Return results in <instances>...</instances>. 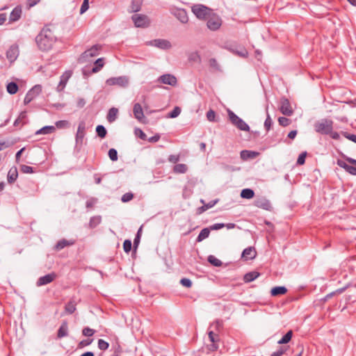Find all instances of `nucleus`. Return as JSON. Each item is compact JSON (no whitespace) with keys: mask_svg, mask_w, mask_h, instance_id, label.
Here are the masks:
<instances>
[{"mask_svg":"<svg viewBox=\"0 0 356 356\" xmlns=\"http://www.w3.org/2000/svg\"><path fill=\"white\" fill-rule=\"evenodd\" d=\"M68 124L67 120H59L56 122V126L57 128L61 129L67 127Z\"/></svg>","mask_w":356,"mask_h":356,"instance_id":"64","label":"nucleus"},{"mask_svg":"<svg viewBox=\"0 0 356 356\" xmlns=\"http://www.w3.org/2000/svg\"><path fill=\"white\" fill-rule=\"evenodd\" d=\"M56 273H49L47 275L40 277L38 280L36 284L38 286L46 285V284H49L51 282H53L56 279Z\"/></svg>","mask_w":356,"mask_h":356,"instance_id":"14","label":"nucleus"},{"mask_svg":"<svg viewBox=\"0 0 356 356\" xmlns=\"http://www.w3.org/2000/svg\"><path fill=\"white\" fill-rule=\"evenodd\" d=\"M141 232H142V226L138 230L136 236V237H135V238L134 240V245L135 247L138 246L139 243H140V238Z\"/></svg>","mask_w":356,"mask_h":356,"instance_id":"61","label":"nucleus"},{"mask_svg":"<svg viewBox=\"0 0 356 356\" xmlns=\"http://www.w3.org/2000/svg\"><path fill=\"white\" fill-rule=\"evenodd\" d=\"M208 334H209V338L210 341L213 343V344H212L213 350H217L218 346L216 344V343L219 341L218 335L215 334L213 330L209 331Z\"/></svg>","mask_w":356,"mask_h":356,"instance_id":"31","label":"nucleus"},{"mask_svg":"<svg viewBox=\"0 0 356 356\" xmlns=\"http://www.w3.org/2000/svg\"><path fill=\"white\" fill-rule=\"evenodd\" d=\"M306 156H307V152H302L298 156V158L297 159V164L298 165H303L305 163V162Z\"/></svg>","mask_w":356,"mask_h":356,"instance_id":"54","label":"nucleus"},{"mask_svg":"<svg viewBox=\"0 0 356 356\" xmlns=\"http://www.w3.org/2000/svg\"><path fill=\"white\" fill-rule=\"evenodd\" d=\"M109 344L103 339L98 340V348L102 350H106L108 348Z\"/></svg>","mask_w":356,"mask_h":356,"instance_id":"48","label":"nucleus"},{"mask_svg":"<svg viewBox=\"0 0 356 356\" xmlns=\"http://www.w3.org/2000/svg\"><path fill=\"white\" fill-rule=\"evenodd\" d=\"M102 221V218L100 216H92V218H90V222H89V227L90 228H95L98 225L100 224Z\"/></svg>","mask_w":356,"mask_h":356,"instance_id":"39","label":"nucleus"},{"mask_svg":"<svg viewBox=\"0 0 356 356\" xmlns=\"http://www.w3.org/2000/svg\"><path fill=\"white\" fill-rule=\"evenodd\" d=\"M188 59L190 62L200 63L202 61L201 56L198 51H192L188 54Z\"/></svg>","mask_w":356,"mask_h":356,"instance_id":"32","label":"nucleus"},{"mask_svg":"<svg viewBox=\"0 0 356 356\" xmlns=\"http://www.w3.org/2000/svg\"><path fill=\"white\" fill-rule=\"evenodd\" d=\"M280 111L285 115H291L293 110L287 99H283L281 102Z\"/></svg>","mask_w":356,"mask_h":356,"instance_id":"18","label":"nucleus"},{"mask_svg":"<svg viewBox=\"0 0 356 356\" xmlns=\"http://www.w3.org/2000/svg\"><path fill=\"white\" fill-rule=\"evenodd\" d=\"M22 13V7L20 6H16L10 13L9 20L11 22L19 20L21 17Z\"/></svg>","mask_w":356,"mask_h":356,"instance_id":"20","label":"nucleus"},{"mask_svg":"<svg viewBox=\"0 0 356 356\" xmlns=\"http://www.w3.org/2000/svg\"><path fill=\"white\" fill-rule=\"evenodd\" d=\"M151 44L161 49H168L171 47L170 42L167 40L156 39L150 42Z\"/></svg>","mask_w":356,"mask_h":356,"instance_id":"15","label":"nucleus"},{"mask_svg":"<svg viewBox=\"0 0 356 356\" xmlns=\"http://www.w3.org/2000/svg\"><path fill=\"white\" fill-rule=\"evenodd\" d=\"M118 112V110L115 108H111L109 109L108 113L107 115V120L109 122L115 121Z\"/></svg>","mask_w":356,"mask_h":356,"instance_id":"40","label":"nucleus"},{"mask_svg":"<svg viewBox=\"0 0 356 356\" xmlns=\"http://www.w3.org/2000/svg\"><path fill=\"white\" fill-rule=\"evenodd\" d=\"M222 321L218 319L211 323L210 327L214 328L216 330H219L220 328L222 327Z\"/></svg>","mask_w":356,"mask_h":356,"instance_id":"52","label":"nucleus"},{"mask_svg":"<svg viewBox=\"0 0 356 356\" xmlns=\"http://www.w3.org/2000/svg\"><path fill=\"white\" fill-rule=\"evenodd\" d=\"M342 135L347 139L351 140L352 142L356 143V135L349 134L348 132H342Z\"/></svg>","mask_w":356,"mask_h":356,"instance_id":"57","label":"nucleus"},{"mask_svg":"<svg viewBox=\"0 0 356 356\" xmlns=\"http://www.w3.org/2000/svg\"><path fill=\"white\" fill-rule=\"evenodd\" d=\"M293 335V332L291 330L288 331L281 339L278 341L279 344H285L290 341Z\"/></svg>","mask_w":356,"mask_h":356,"instance_id":"41","label":"nucleus"},{"mask_svg":"<svg viewBox=\"0 0 356 356\" xmlns=\"http://www.w3.org/2000/svg\"><path fill=\"white\" fill-rule=\"evenodd\" d=\"M259 273L257 271H251L246 273L243 277V280L245 282L248 283L256 280L259 276Z\"/></svg>","mask_w":356,"mask_h":356,"instance_id":"29","label":"nucleus"},{"mask_svg":"<svg viewBox=\"0 0 356 356\" xmlns=\"http://www.w3.org/2000/svg\"><path fill=\"white\" fill-rule=\"evenodd\" d=\"M314 129L318 134L328 135L333 130V122L325 118L321 119L315 122Z\"/></svg>","mask_w":356,"mask_h":356,"instance_id":"2","label":"nucleus"},{"mask_svg":"<svg viewBox=\"0 0 356 356\" xmlns=\"http://www.w3.org/2000/svg\"><path fill=\"white\" fill-rule=\"evenodd\" d=\"M96 132L99 137L104 138L106 137L107 131L103 125H97L96 127Z\"/></svg>","mask_w":356,"mask_h":356,"instance_id":"43","label":"nucleus"},{"mask_svg":"<svg viewBox=\"0 0 356 356\" xmlns=\"http://www.w3.org/2000/svg\"><path fill=\"white\" fill-rule=\"evenodd\" d=\"M102 49V46L99 44H95L91 48L86 50L79 58L80 63H86L89 61V58L97 56L99 51Z\"/></svg>","mask_w":356,"mask_h":356,"instance_id":"4","label":"nucleus"},{"mask_svg":"<svg viewBox=\"0 0 356 356\" xmlns=\"http://www.w3.org/2000/svg\"><path fill=\"white\" fill-rule=\"evenodd\" d=\"M133 113L135 118L137 119L139 122H143V120L145 119L143 108L140 103H136L134 105Z\"/></svg>","mask_w":356,"mask_h":356,"instance_id":"17","label":"nucleus"},{"mask_svg":"<svg viewBox=\"0 0 356 356\" xmlns=\"http://www.w3.org/2000/svg\"><path fill=\"white\" fill-rule=\"evenodd\" d=\"M56 40V36L48 26H44L35 38L38 48L44 51L51 49Z\"/></svg>","mask_w":356,"mask_h":356,"instance_id":"1","label":"nucleus"},{"mask_svg":"<svg viewBox=\"0 0 356 356\" xmlns=\"http://www.w3.org/2000/svg\"><path fill=\"white\" fill-rule=\"evenodd\" d=\"M74 240H66L63 238L58 241V243L55 245V249L56 250H60L67 246L74 245Z\"/></svg>","mask_w":356,"mask_h":356,"instance_id":"24","label":"nucleus"},{"mask_svg":"<svg viewBox=\"0 0 356 356\" xmlns=\"http://www.w3.org/2000/svg\"><path fill=\"white\" fill-rule=\"evenodd\" d=\"M278 122L281 126L286 127L289 124L290 120L285 117H280L278 118Z\"/></svg>","mask_w":356,"mask_h":356,"instance_id":"58","label":"nucleus"},{"mask_svg":"<svg viewBox=\"0 0 356 356\" xmlns=\"http://www.w3.org/2000/svg\"><path fill=\"white\" fill-rule=\"evenodd\" d=\"M187 170V165L184 163L177 164L173 168V172L177 174H184L186 172Z\"/></svg>","mask_w":356,"mask_h":356,"instance_id":"35","label":"nucleus"},{"mask_svg":"<svg viewBox=\"0 0 356 356\" xmlns=\"http://www.w3.org/2000/svg\"><path fill=\"white\" fill-rule=\"evenodd\" d=\"M193 14L199 19H204L210 15L211 10L202 4H195L191 8Z\"/></svg>","mask_w":356,"mask_h":356,"instance_id":"5","label":"nucleus"},{"mask_svg":"<svg viewBox=\"0 0 356 356\" xmlns=\"http://www.w3.org/2000/svg\"><path fill=\"white\" fill-rule=\"evenodd\" d=\"M95 331L88 327H84L82 330L83 335L86 337H92L95 334Z\"/></svg>","mask_w":356,"mask_h":356,"instance_id":"50","label":"nucleus"},{"mask_svg":"<svg viewBox=\"0 0 356 356\" xmlns=\"http://www.w3.org/2000/svg\"><path fill=\"white\" fill-rule=\"evenodd\" d=\"M131 19L137 27H145L149 25V19L146 15L135 14L132 15Z\"/></svg>","mask_w":356,"mask_h":356,"instance_id":"10","label":"nucleus"},{"mask_svg":"<svg viewBox=\"0 0 356 356\" xmlns=\"http://www.w3.org/2000/svg\"><path fill=\"white\" fill-rule=\"evenodd\" d=\"M207 118L210 122H214L216 120V113L213 110H209L207 113Z\"/></svg>","mask_w":356,"mask_h":356,"instance_id":"56","label":"nucleus"},{"mask_svg":"<svg viewBox=\"0 0 356 356\" xmlns=\"http://www.w3.org/2000/svg\"><path fill=\"white\" fill-rule=\"evenodd\" d=\"M104 65V58H99L97 59L95 62V67H93L91 70L92 73H97L99 71L101 70V69Z\"/></svg>","mask_w":356,"mask_h":356,"instance_id":"30","label":"nucleus"},{"mask_svg":"<svg viewBox=\"0 0 356 356\" xmlns=\"http://www.w3.org/2000/svg\"><path fill=\"white\" fill-rule=\"evenodd\" d=\"M19 56V48L17 45H12L6 51V58L13 63Z\"/></svg>","mask_w":356,"mask_h":356,"instance_id":"13","label":"nucleus"},{"mask_svg":"<svg viewBox=\"0 0 356 356\" xmlns=\"http://www.w3.org/2000/svg\"><path fill=\"white\" fill-rule=\"evenodd\" d=\"M210 229L209 227H205L201 230L199 235L196 238L197 242H201L205 238H208L210 234Z\"/></svg>","mask_w":356,"mask_h":356,"instance_id":"33","label":"nucleus"},{"mask_svg":"<svg viewBox=\"0 0 356 356\" xmlns=\"http://www.w3.org/2000/svg\"><path fill=\"white\" fill-rule=\"evenodd\" d=\"M131 241L130 240H125L123 243V249L124 251L127 253L129 252L131 250Z\"/></svg>","mask_w":356,"mask_h":356,"instance_id":"49","label":"nucleus"},{"mask_svg":"<svg viewBox=\"0 0 356 356\" xmlns=\"http://www.w3.org/2000/svg\"><path fill=\"white\" fill-rule=\"evenodd\" d=\"M286 351V348L284 347H280L278 350L273 352L270 356H282Z\"/></svg>","mask_w":356,"mask_h":356,"instance_id":"59","label":"nucleus"},{"mask_svg":"<svg viewBox=\"0 0 356 356\" xmlns=\"http://www.w3.org/2000/svg\"><path fill=\"white\" fill-rule=\"evenodd\" d=\"M181 113V108L179 106H175L172 111L168 114V118H175L179 115Z\"/></svg>","mask_w":356,"mask_h":356,"instance_id":"44","label":"nucleus"},{"mask_svg":"<svg viewBox=\"0 0 356 356\" xmlns=\"http://www.w3.org/2000/svg\"><path fill=\"white\" fill-rule=\"evenodd\" d=\"M106 83L108 86H118L125 88L129 84V79L124 76L111 77L106 81Z\"/></svg>","mask_w":356,"mask_h":356,"instance_id":"8","label":"nucleus"},{"mask_svg":"<svg viewBox=\"0 0 356 356\" xmlns=\"http://www.w3.org/2000/svg\"><path fill=\"white\" fill-rule=\"evenodd\" d=\"M218 200H212V201H210L209 202H208L207 204H204L202 209L203 211H205L208 209H210V208H212L217 202H218Z\"/></svg>","mask_w":356,"mask_h":356,"instance_id":"63","label":"nucleus"},{"mask_svg":"<svg viewBox=\"0 0 356 356\" xmlns=\"http://www.w3.org/2000/svg\"><path fill=\"white\" fill-rule=\"evenodd\" d=\"M17 177H18V172H17V168L12 167L8 172V176H7L8 182L9 184L14 183L16 181V179H17Z\"/></svg>","mask_w":356,"mask_h":356,"instance_id":"23","label":"nucleus"},{"mask_svg":"<svg viewBox=\"0 0 356 356\" xmlns=\"http://www.w3.org/2000/svg\"><path fill=\"white\" fill-rule=\"evenodd\" d=\"M142 0H132L131 3V12L136 13L140 10Z\"/></svg>","mask_w":356,"mask_h":356,"instance_id":"38","label":"nucleus"},{"mask_svg":"<svg viewBox=\"0 0 356 356\" xmlns=\"http://www.w3.org/2000/svg\"><path fill=\"white\" fill-rule=\"evenodd\" d=\"M134 198V195L131 193H124L122 197L121 200L122 202H128Z\"/></svg>","mask_w":356,"mask_h":356,"instance_id":"51","label":"nucleus"},{"mask_svg":"<svg viewBox=\"0 0 356 356\" xmlns=\"http://www.w3.org/2000/svg\"><path fill=\"white\" fill-rule=\"evenodd\" d=\"M27 122L26 111H22L18 118L14 122V126L18 127L20 124H24Z\"/></svg>","mask_w":356,"mask_h":356,"instance_id":"27","label":"nucleus"},{"mask_svg":"<svg viewBox=\"0 0 356 356\" xmlns=\"http://www.w3.org/2000/svg\"><path fill=\"white\" fill-rule=\"evenodd\" d=\"M108 154L110 159L112 161H115L118 160V152L115 149H114V148L110 149L108 150Z\"/></svg>","mask_w":356,"mask_h":356,"instance_id":"45","label":"nucleus"},{"mask_svg":"<svg viewBox=\"0 0 356 356\" xmlns=\"http://www.w3.org/2000/svg\"><path fill=\"white\" fill-rule=\"evenodd\" d=\"M228 116L230 122L241 131H248L250 130L249 125L244 122L241 118L236 115L233 111H228Z\"/></svg>","mask_w":356,"mask_h":356,"instance_id":"3","label":"nucleus"},{"mask_svg":"<svg viewBox=\"0 0 356 356\" xmlns=\"http://www.w3.org/2000/svg\"><path fill=\"white\" fill-rule=\"evenodd\" d=\"M259 155V152L250 150H242L240 152L241 159L243 161L253 159Z\"/></svg>","mask_w":356,"mask_h":356,"instance_id":"21","label":"nucleus"},{"mask_svg":"<svg viewBox=\"0 0 356 356\" xmlns=\"http://www.w3.org/2000/svg\"><path fill=\"white\" fill-rule=\"evenodd\" d=\"M172 13L181 23L186 24L188 22V17L186 10L182 8H175L172 10Z\"/></svg>","mask_w":356,"mask_h":356,"instance_id":"11","label":"nucleus"},{"mask_svg":"<svg viewBox=\"0 0 356 356\" xmlns=\"http://www.w3.org/2000/svg\"><path fill=\"white\" fill-rule=\"evenodd\" d=\"M86 134V124L83 121L79 122L76 134L75 136L76 147H81L83 144V138Z\"/></svg>","mask_w":356,"mask_h":356,"instance_id":"9","label":"nucleus"},{"mask_svg":"<svg viewBox=\"0 0 356 356\" xmlns=\"http://www.w3.org/2000/svg\"><path fill=\"white\" fill-rule=\"evenodd\" d=\"M207 260L211 265L216 267H220L222 265V262L213 255H209Z\"/></svg>","mask_w":356,"mask_h":356,"instance_id":"42","label":"nucleus"},{"mask_svg":"<svg viewBox=\"0 0 356 356\" xmlns=\"http://www.w3.org/2000/svg\"><path fill=\"white\" fill-rule=\"evenodd\" d=\"M42 92V86L40 85L34 86L31 90L26 93L24 103V104H29L32 100L35 99Z\"/></svg>","mask_w":356,"mask_h":356,"instance_id":"7","label":"nucleus"},{"mask_svg":"<svg viewBox=\"0 0 356 356\" xmlns=\"http://www.w3.org/2000/svg\"><path fill=\"white\" fill-rule=\"evenodd\" d=\"M180 284L187 288H190L192 286V282L188 278H182L180 280Z\"/></svg>","mask_w":356,"mask_h":356,"instance_id":"60","label":"nucleus"},{"mask_svg":"<svg viewBox=\"0 0 356 356\" xmlns=\"http://www.w3.org/2000/svg\"><path fill=\"white\" fill-rule=\"evenodd\" d=\"M209 66L216 71H220V67L216 58H211L209 60Z\"/></svg>","mask_w":356,"mask_h":356,"instance_id":"47","label":"nucleus"},{"mask_svg":"<svg viewBox=\"0 0 356 356\" xmlns=\"http://www.w3.org/2000/svg\"><path fill=\"white\" fill-rule=\"evenodd\" d=\"M55 127L54 126H45V127H43L42 128L40 129L39 130H38L36 132H35V134L36 135H40V134H43V135H46V134H51L53 133L54 131H55Z\"/></svg>","mask_w":356,"mask_h":356,"instance_id":"34","label":"nucleus"},{"mask_svg":"<svg viewBox=\"0 0 356 356\" xmlns=\"http://www.w3.org/2000/svg\"><path fill=\"white\" fill-rule=\"evenodd\" d=\"M254 195V192L251 188H244L241 192V197L244 199H251Z\"/></svg>","mask_w":356,"mask_h":356,"instance_id":"37","label":"nucleus"},{"mask_svg":"<svg viewBox=\"0 0 356 356\" xmlns=\"http://www.w3.org/2000/svg\"><path fill=\"white\" fill-rule=\"evenodd\" d=\"M70 76H71L70 72H66L65 74H63L60 76V82L56 88L58 92H61L64 90V88H65V86L68 81V79H70Z\"/></svg>","mask_w":356,"mask_h":356,"instance_id":"19","label":"nucleus"},{"mask_svg":"<svg viewBox=\"0 0 356 356\" xmlns=\"http://www.w3.org/2000/svg\"><path fill=\"white\" fill-rule=\"evenodd\" d=\"M76 301L72 298L65 306V311L68 314H72L76 310Z\"/></svg>","mask_w":356,"mask_h":356,"instance_id":"26","label":"nucleus"},{"mask_svg":"<svg viewBox=\"0 0 356 356\" xmlns=\"http://www.w3.org/2000/svg\"><path fill=\"white\" fill-rule=\"evenodd\" d=\"M89 8V0H83V2L81 6L80 14H83Z\"/></svg>","mask_w":356,"mask_h":356,"instance_id":"55","label":"nucleus"},{"mask_svg":"<svg viewBox=\"0 0 356 356\" xmlns=\"http://www.w3.org/2000/svg\"><path fill=\"white\" fill-rule=\"evenodd\" d=\"M286 292H287V289L285 286H282L273 287L270 291L271 296H273L284 295Z\"/></svg>","mask_w":356,"mask_h":356,"instance_id":"28","label":"nucleus"},{"mask_svg":"<svg viewBox=\"0 0 356 356\" xmlns=\"http://www.w3.org/2000/svg\"><path fill=\"white\" fill-rule=\"evenodd\" d=\"M158 81L159 83L172 86H175L177 82L176 77L170 74H165L161 75L158 79Z\"/></svg>","mask_w":356,"mask_h":356,"instance_id":"12","label":"nucleus"},{"mask_svg":"<svg viewBox=\"0 0 356 356\" xmlns=\"http://www.w3.org/2000/svg\"><path fill=\"white\" fill-rule=\"evenodd\" d=\"M92 341L93 339H90L82 340L81 341L79 342L78 347L83 348L85 346H88L92 343Z\"/></svg>","mask_w":356,"mask_h":356,"instance_id":"62","label":"nucleus"},{"mask_svg":"<svg viewBox=\"0 0 356 356\" xmlns=\"http://www.w3.org/2000/svg\"><path fill=\"white\" fill-rule=\"evenodd\" d=\"M18 85L15 82H10L6 86V90L10 95H14L18 91Z\"/></svg>","mask_w":356,"mask_h":356,"instance_id":"36","label":"nucleus"},{"mask_svg":"<svg viewBox=\"0 0 356 356\" xmlns=\"http://www.w3.org/2000/svg\"><path fill=\"white\" fill-rule=\"evenodd\" d=\"M254 206L265 210H270L271 204L268 200L265 197L258 198L254 201Z\"/></svg>","mask_w":356,"mask_h":356,"instance_id":"16","label":"nucleus"},{"mask_svg":"<svg viewBox=\"0 0 356 356\" xmlns=\"http://www.w3.org/2000/svg\"><path fill=\"white\" fill-rule=\"evenodd\" d=\"M222 23V19L218 15L212 14L209 16L207 26L209 30L215 31L220 28Z\"/></svg>","mask_w":356,"mask_h":356,"instance_id":"6","label":"nucleus"},{"mask_svg":"<svg viewBox=\"0 0 356 356\" xmlns=\"http://www.w3.org/2000/svg\"><path fill=\"white\" fill-rule=\"evenodd\" d=\"M257 255L255 249L253 247H248L243 250L242 257L245 260L254 259Z\"/></svg>","mask_w":356,"mask_h":356,"instance_id":"22","label":"nucleus"},{"mask_svg":"<svg viewBox=\"0 0 356 356\" xmlns=\"http://www.w3.org/2000/svg\"><path fill=\"white\" fill-rule=\"evenodd\" d=\"M68 335V326L67 323L66 321H64L62 323L61 325L60 326L58 330L57 337L58 338L60 339L65 337H67Z\"/></svg>","mask_w":356,"mask_h":356,"instance_id":"25","label":"nucleus"},{"mask_svg":"<svg viewBox=\"0 0 356 356\" xmlns=\"http://www.w3.org/2000/svg\"><path fill=\"white\" fill-rule=\"evenodd\" d=\"M272 124H273V120H272L270 115L268 113H267V116H266V120L264 122V127L267 131H268L270 129Z\"/></svg>","mask_w":356,"mask_h":356,"instance_id":"46","label":"nucleus"},{"mask_svg":"<svg viewBox=\"0 0 356 356\" xmlns=\"http://www.w3.org/2000/svg\"><path fill=\"white\" fill-rule=\"evenodd\" d=\"M20 170L23 173H25V174L33 172V168L31 166L26 165H22Z\"/></svg>","mask_w":356,"mask_h":356,"instance_id":"53","label":"nucleus"}]
</instances>
